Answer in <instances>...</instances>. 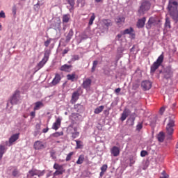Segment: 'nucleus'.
<instances>
[{
	"mask_svg": "<svg viewBox=\"0 0 178 178\" xmlns=\"http://www.w3.org/2000/svg\"><path fill=\"white\" fill-rule=\"evenodd\" d=\"M51 41H52V39H47V41L44 42V46L49 47V44H51Z\"/></svg>",
	"mask_w": 178,
	"mask_h": 178,
	"instance_id": "48",
	"label": "nucleus"
},
{
	"mask_svg": "<svg viewBox=\"0 0 178 178\" xmlns=\"http://www.w3.org/2000/svg\"><path fill=\"white\" fill-rule=\"evenodd\" d=\"M70 119H72V120L74 121V120H79V114L77 113H72L70 116Z\"/></svg>",
	"mask_w": 178,
	"mask_h": 178,
	"instance_id": "36",
	"label": "nucleus"
},
{
	"mask_svg": "<svg viewBox=\"0 0 178 178\" xmlns=\"http://www.w3.org/2000/svg\"><path fill=\"white\" fill-rule=\"evenodd\" d=\"M135 163H136V161L134 159H130V163H129L130 166H133V165H134Z\"/></svg>",
	"mask_w": 178,
	"mask_h": 178,
	"instance_id": "51",
	"label": "nucleus"
},
{
	"mask_svg": "<svg viewBox=\"0 0 178 178\" xmlns=\"http://www.w3.org/2000/svg\"><path fill=\"white\" fill-rule=\"evenodd\" d=\"M31 116H32V118H34V116H35V112L34 111L31 112Z\"/></svg>",
	"mask_w": 178,
	"mask_h": 178,
	"instance_id": "59",
	"label": "nucleus"
},
{
	"mask_svg": "<svg viewBox=\"0 0 178 178\" xmlns=\"http://www.w3.org/2000/svg\"><path fill=\"white\" fill-rule=\"evenodd\" d=\"M6 145H8V141H6L3 144L0 145V159H2L3 154H5L8 149V148H6Z\"/></svg>",
	"mask_w": 178,
	"mask_h": 178,
	"instance_id": "10",
	"label": "nucleus"
},
{
	"mask_svg": "<svg viewBox=\"0 0 178 178\" xmlns=\"http://www.w3.org/2000/svg\"><path fill=\"white\" fill-rule=\"evenodd\" d=\"M73 37V29H70L67 37H66V42H69L70 40H72V38Z\"/></svg>",
	"mask_w": 178,
	"mask_h": 178,
	"instance_id": "27",
	"label": "nucleus"
},
{
	"mask_svg": "<svg viewBox=\"0 0 178 178\" xmlns=\"http://www.w3.org/2000/svg\"><path fill=\"white\" fill-rule=\"evenodd\" d=\"M47 62H48L47 60H44V58H42V60L36 66V68L38 69V70H40V69L43 67L44 65H45Z\"/></svg>",
	"mask_w": 178,
	"mask_h": 178,
	"instance_id": "24",
	"label": "nucleus"
},
{
	"mask_svg": "<svg viewBox=\"0 0 178 178\" xmlns=\"http://www.w3.org/2000/svg\"><path fill=\"white\" fill-rule=\"evenodd\" d=\"M48 130H49V129L46 128V129H44L42 130V131H43V133H48Z\"/></svg>",
	"mask_w": 178,
	"mask_h": 178,
	"instance_id": "60",
	"label": "nucleus"
},
{
	"mask_svg": "<svg viewBox=\"0 0 178 178\" xmlns=\"http://www.w3.org/2000/svg\"><path fill=\"white\" fill-rule=\"evenodd\" d=\"M33 148L37 150L44 149L47 148V144L42 141L37 140L33 144Z\"/></svg>",
	"mask_w": 178,
	"mask_h": 178,
	"instance_id": "9",
	"label": "nucleus"
},
{
	"mask_svg": "<svg viewBox=\"0 0 178 178\" xmlns=\"http://www.w3.org/2000/svg\"><path fill=\"white\" fill-rule=\"evenodd\" d=\"M62 124V118H58L56 122L53 124L51 129L53 130H58L60 127V124Z\"/></svg>",
	"mask_w": 178,
	"mask_h": 178,
	"instance_id": "12",
	"label": "nucleus"
},
{
	"mask_svg": "<svg viewBox=\"0 0 178 178\" xmlns=\"http://www.w3.org/2000/svg\"><path fill=\"white\" fill-rule=\"evenodd\" d=\"M172 74L170 72H169L168 74L165 72V79H170V77H171Z\"/></svg>",
	"mask_w": 178,
	"mask_h": 178,
	"instance_id": "52",
	"label": "nucleus"
},
{
	"mask_svg": "<svg viewBox=\"0 0 178 178\" xmlns=\"http://www.w3.org/2000/svg\"><path fill=\"white\" fill-rule=\"evenodd\" d=\"M67 52H69V49H64L63 51V55H66V54H67Z\"/></svg>",
	"mask_w": 178,
	"mask_h": 178,
	"instance_id": "58",
	"label": "nucleus"
},
{
	"mask_svg": "<svg viewBox=\"0 0 178 178\" xmlns=\"http://www.w3.org/2000/svg\"><path fill=\"white\" fill-rule=\"evenodd\" d=\"M122 33L121 34H118V35H117V37H118V38H122Z\"/></svg>",
	"mask_w": 178,
	"mask_h": 178,
	"instance_id": "61",
	"label": "nucleus"
},
{
	"mask_svg": "<svg viewBox=\"0 0 178 178\" xmlns=\"http://www.w3.org/2000/svg\"><path fill=\"white\" fill-rule=\"evenodd\" d=\"M95 20V14L92 13V16L90 17L89 19V26H92V23H94V21Z\"/></svg>",
	"mask_w": 178,
	"mask_h": 178,
	"instance_id": "35",
	"label": "nucleus"
},
{
	"mask_svg": "<svg viewBox=\"0 0 178 178\" xmlns=\"http://www.w3.org/2000/svg\"><path fill=\"white\" fill-rule=\"evenodd\" d=\"M6 17V15H5V12L3 10H1L0 12V18L5 19Z\"/></svg>",
	"mask_w": 178,
	"mask_h": 178,
	"instance_id": "49",
	"label": "nucleus"
},
{
	"mask_svg": "<svg viewBox=\"0 0 178 178\" xmlns=\"http://www.w3.org/2000/svg\"><path fill=\"white\" fill-rule=\"evenodd\" d=\"M60 70L62 72H72V65L65 64L64 65L61 66Z\"/></svg>",
	"mask_w": 178,
	"mask_h": 178,
	"instance_id": "20",
	"label": "nucleus"
},
{
	"mask_svg": "<svg viewBox=\"0 0 178 178\" xmlns=\"http://www.w3.org/2000/svg\"><path fill=\"white\" fill-rule=\"evenodd\" d=\"M12 12H13V16H16V13L17 12V7H16V6H14L12 8Z\"/></svg>",
	"mask_w": 178,
	"mask_h": 178,
	"instance_id": "43",
	"label": "nucleus"
},
{
	"mask_svg": "<svg viewBox=\"0 0 178 178\" xmlns=\"http://www.w3.org/2000/svg\"><path fill=\"white\" fill-rule=\"evenodd\" d=\"M151 9V3L149 1H144L142 3L138 10V14L140 16H143L147 10Z\"/></svg>",
	"mask_w": 178,
	"mask_h": 178,
	"instance_id": "3",
	"label": "nucleus"
},
{
	"mask_svg": "<svg viewBox=\"0 0 178 178\" xmlns=\"http://www.w3.org/2000/svg\"><path fill=\"white\" fill-rule=\"evenodd\" d=\"M67 131L72 134L73 138H77L80 136V132L77 131V127H74L73 124L67 127Z\"/></svg>",
	"mask_w": 178,
	"mask_h": 178,
	"instance_id": "6",
	"label": "nucleus"
},
{
	"mask_svg": "<svg viewBox=\"0 0 178 178\" xmlns=\"http://www.w3.org/2000/svg\"><path fill=\"white\" fill-rule=\"evenodd\" d=\"M63 170H57L55 172H54V176H58L59 175H63Z\"/></svg>",
	"mask_w": 178,
	"mask_h": 178,
	"instance_id": "42",
	"label": "nucleus"
},
{
	"mask_svg": "<svg viewBox=\"0 0 178 178\" xmlns=\"http://www.w3.org/2000/svg\"><path fill=\"white\" fill-rule=\"evenodd\" d=\"M73 155H74V152H70L67 155V157L65 159L66 162H69V161H70L72 159V156H73Z\"/></svg>",
	"mask_w": 178,
	"mask_h": 178,
	"instance_id": "37",
	"label": "nucleus"
},
{
	"mask_svg": "<svg viewBox=\"0 0 178 178\" xmlns=\"http://www.w3.org/2000/svg\"><path fill=\"white\" fill-rule=\"evenodd\" d=\"M143 129V122H138L136 125V130L137 131H140Z\"/></svg>",
	"mask_w": 178,
	"mask_h": 178,
	"instance_id": "41",
	"label": "nucleus"
},
{
	"mask_svg": "<svg viewBox=\"0 0 178 178\" xmlns=\"http://www.w3.org/2000/svg\"><path fill=\"white\" fill-rule=\"evenodd\" d=\"M104 106H98L95 109L94 113L98 115V113H101V112L104 111Z\"/></svg>",
	"mask_w": 178,
	"mask_h": 178,
	"instance_id": "30",
	"label": "nucleus"
},
{
	"mask_svg": "<svg viewBox=\"0 0 178 178\" xmlns=\"http://www.w3.org/2000/svg\"><path fill=\"white\" fill-rule=\"evenodd\" d=\"M111 155L113 156H119V154H120V149L119 147L114 146L111 149Z\"/></svg>",
	"mask_w": 178,
	"mask_h": 178,
	"instance_id": "15",
	"label": "nucleus"
},
{
	"mask_svg": "<svg viewBox=\"0 0 178 178\" xmlns=\"http://www.w3.org/2000/svg\"><path fill=\"white\" fill-rule=\"evenodd\" d=\"M152 26H161V19L159 17L154 16L151 17L147 22V29H151Z\"/></svg>",
	"mask_w": 178,
	"mask_h": 178,
	"instance_id": "4",
	"label": "nucleus"
},
{
	"mask_svg": "<svg viewBox=\"0 0 178 178\" xmlns=\"http://www.w3.org/2000/svg\"><path fill=\"white\" fill-rule=\"evenodd\" d=\"M120 91H121L120 88H117V89L115 90V92L116 94H119V92H120Z\"/></svg>",
	"mask_w": 178,
	"mask_h": 178,
	"instance_id": "56",
	"label": "nucleus"
},
{
	"mask_svg": "<svg viewBox=\"0 0 178 178\" xmlns=\"http://www.w3.org/2000/svg\"><path fill=\"white\" fill-rule=\"evenodd\" d=\"M147 155H148V152L145 150H143L140 152V156L144 157V156H147Z\"/></svg>",
	"mask_w": 178,
	"mask_h": 178,
	"instance_id": "47",
	"label": "nucleus"
},
{
	"mask_svg": "<svg viewBox=\"0 0 178 178\" xmlns=\"http://www.w3.org/2000/svg\"><path fill=\"white\" fill-rule=\"evenodd\" d=\"M77 99H79V92H74L72 93L71 103L74 104Z\"/></svg>",
	"mask_w": 178,
	"mask_h": 178,
	"instance_id": "22",
	"label": "nucleus"
},
{
	"mask_svg": "<svg viewBox=\"0 0 178 178\" xmlns=\"http://www.w3.org/2000/svg\"><path fill=\"white\" fill-rule=\"evenodd\" d=\"M168 177H169V175H168L166 172H165V171H163V172L160 176V178H168Z\"/></svg>",
	"mask_w": 178,
	"mask_h": 178,
	"instance_id": "44",
	"label": "nucleus"
},
{
	"mask_svg": "<svg viewBox=\"0 0 178 178\" xmlns=\"http://www.w3.org/2000/svg\"><path fill=\"white\" fill-rule=\"evenodd\" d=\"M54 169H56V170H63V166L58 163H55L54 165Z\"/></svg>",
	"mask_w": 178,
	"mask_h": 178,
	"instance_id": "38",
	"label": "nucleus"
},
{
	"mask_svg": "<svg viewBox=\"0 0 178 178\" xmlns=\"http://www.w3.org/2000/svg\"><path fill=\"white\" fill-rule=\"evenodd\" d=\"M44 173L45 172L44 171L33 169L29 172L28 177H34V176H38V177H41V176H44Z\"/></svg>",
	"mask_w": 178,
	"mask_h": 178,
	"instance_id": "7",
	"label": "nucleus"
},
{
	"mask_svg": "<svg viewBox=\"0 0 178 178\" xmlns=\"http://www.w3.org/2000/svg\"><path fill=\"white\" fill-rule=\"evenodd\" d=\"M91 83L92 81L90 79H86L85 81H83V88H86V90L88 88H90V87H91Z\"/></svg>",
	"mask_w": 178,
	"mask_h": 178,
	"instance_id": "17",
	"label": "nucleus"
},
{
	"mask_svg": "<svg viewBox=\"0 0 178 178\" xmlns=\"http://www.w3.org/2000/svg\"><path fill=\"white\" fill-rule=\"evenodd\" d=\"M63 136V132H56L51 134V137H60Z\"/></svg>",
	"mask_w": 178,
	"mask_h": 178,
	"instance_id": "39",
	"label": "nucleus"
},
{
	"mask_svg": "<svg viewBox=\"0 0 178 178\" xmlns=\"http://www.w3.org/2000/svg\"><path fill=\"white\" fill-rule=\"evenodd\" d=\"M133 31V28H129L122 31L121 34H122V35H125V34H131Z\"/></svg>",
	"mask_w": 178,
	"mask_h": 178,
	"instance_id": "28",
	"label": "nucleus"
},
{
	"mask_svg": "<svg viewBox=\"0 0 178 178\" xmlns=\"http://www.w3.org/2000/svg\"><path fill=\"white\" fill-rule=\"evenodd\" d=\"M145 17H143L142 19H138V23H137V27L138 29H141L144 27V25L145 24Z\"/></svg>",
	"mask_w": 178,
	"mask_h": 178,
	"instance_id": "21",
	"label": "nucleus"
},
{
	"mask_svg": "<svg viewBox=\"0 0 178 178\" xmlns=\"http://www.w3.org/2000/svg\"><path fill=\"white\" fill-rule=\"evenodd\" d=\"M69 20H70V15H65L63 16V23H69Z\"/></svg>",
	"mask_w": 178,
	"mask_h": 178,
	"instance_id": "31",
	"label": "nucleus"
},
{
	"mask_svg": "<svg viewBox=\"0 0 178 178\" xmlns=\"http://www.w3.org/2000/svg\"><path fill=\"white\" fill-rule=\"evenodd\" d=\"M106 169H108V165L106 164L103 165L101 168L102 172H106Z\"/></svg>",
	"mask_w": 178,
	"mask_h": 178,
	"instance_id": "45",
	"label": "nucleus"
},
{
	"mask_svg": "<svg viewBox=\"0 0 178 178\" xmlns=\"http://www.w3.org/2000/svg\"><path fill=\"white\" fill-rule=\"evenodd\" d=\"M126 18L123 16L117 17L115 19V22L117 23L118 26H123L124 24V22Z\"/></svg>",
	"mask_w": 178,
	"mask_h": 178,
	"instance_id": "16",
	"label": "nucleus"
},
{
	"mask_svg": "<svg viewBox=\"0 0 178 178\" xmlns=\"http://www.w3.org/2000/svg\"><path fill=\"white\" fill-rule=\"evenodd\" d=\"M49 55H51V49H45L43 58L44 60H48L49 59Z\"/></svg>",
	"mask_w": 178,
	"mask_h": 178,
	"instance_id": "23",
	"label": "nucleus"
},
{
	"mask_svg": "<svg viewBox=\"0 0 178 178\" xmlns=\"http://www.w3.org/2000/svg\"><path fill=\"white\" fill-rule=\"evenodd\" d=\"M19 134H13L10 138H9V144L10 145H12L15 141L17 140H19Z\"/></svg>",
	"mask_w": 178,
	"mask_h": 178,
	"instance_id": "18",
	"label": "nucleus"
},
{
	"mask_svg": "<svg viewBox=\"0 0 178 178\" xmlns=\"http://www.w3.org/2000/svg\"><path fill=\"white\" fill-rule=\"evenodd\" d=\"M44 106V103L42 102H37L34 104V111H40L41 108H43Z\"/></svg>",
	"mask_w": 178,
	"mask_h": 178,
	"instance_id": "19",
	"label": "nucleus"
},
{
	"mask_svg": "<svg viewBox=\"0 0 178 178\" xmlns=\"http://www.w3.org/2000/svg\"><path fill=\"white\" fill-rule=\"evenodd\" d=\"M102 26L106 30H108L109 27H111V26H112V21L111 19H103L102 21Z\"/></svg>",
	"mask_w": 178,
	"mask_h": 178,
	"instance_id": "11",
	"label": "nucleus"
},
{
	"mask_svg": "<svg viewBox=\"0 0 178 178\" xmlns=\"http://www.w3.org/2000/svg\"><path fill=\"white\" fill-rule=\"evenodd\" d=\"M141 87L145 91H147V90H149L152 87V83L149 81H143L141 83Z\"/></svg>",
	"mask_w": 178,
	"mask_h": 178,
	"instance_id": "13",
	"label": "nucleus"
},
{
	"mask_svg": "<svg viewBox=\"0 0 178 178\" xmlns=\"http://www.w3.org/2000/svg\"><path fill=\"white\" fill-rule=\"evenodd\" d=\"M165 112V107H161L160 109V113L162 115Z\"/></svg>",
	"mask_w": 178,
	"mask_h": 178,
	"instance_id": "55",
	"label": "nucleus"
},
{
	"mask_svg": "<svg viewBox=\"0 0 178 178\" xmlns=\"http://www.w3.org/2000/svg\"><path fill=\"white\" fill-rule=\"evenodd\" d=\"M104 173H105V172L102 171V172H100V176H104Z\"/></svg>",
	"mask_w": 178,
	"mask_h": 178,
	"instance_id": "63",
	"label": "nucleus"
},
{
	"mask_svg": "<svg viewBox=\"0 0 178 178\" xmlns=\"http://www.w3.org/2000/svg\"><path fill=\"white\" fill-rule=\"evenodd\" d=\"M98 63H99L98 60L93 61L92 67L91 69L92 73H94V72H95V70L97 69V66H98Z\"/></svg>",
	"mask_w": 178,
	"mask_h": 178,
	"instance_id": "33",
	"label": "nucleus"
},
{
	"mask_svg": "<svg viewBox=\"0 0 178 178\" xmlns=\"http://www.w3.org/2000/svg\"><path fill=\"white\" fill-rule=\"evenodd\" d=\"M157 138L160 143H163V140H165V134L163 132H160L158 134Z\"/></svg>",
	"mask_w": 178,
	"mask_h": 178,
	"instance_id": "26",
	"label": "nucleus"
},
{
	"mask_svg": "<svg viewBox=\"0 0 178 178\" xmlns=\"http://www.w3.org/2000/svg\"><path fill=\"white\" fill-rule=\"evenodd\" d=\"M177 6H178L177 1H176L175 0L169 1L168 10V12H169L171 17H172V19H173V20H175V22H178Z\"/></svg>",
	"mask_w": 178,
	"mask_h": 178,
	"instance_id": "1",
	"label": "nucleus"
},
{
	"mask_svg": "<svg viewBox=\"0 0 178 178\" xmlns=\"http://www.w3.org/2000/svg\"><path fill=\"white\" fill-rule=\"evenodd\" d=\"M131 124H134V119H132V123Z\"/></svg>",
	"mask_w": 178,
	"mask_h": 178,
	"instance_id": "64",
	"label": "nucleus"
},
{
	"mask_svg": "<svg viewBox=\"0 0 178 178\" xmlns=\"http://www.w3.org/2000/svg\"><path fill=\"white\" fill-rule=\"evenodd\" d=\"M67 2L69 5H70L71 8H70V10H72L73 8H74V0H67Z\"/></svg>",
	"mask_w": 178,
	"mask_h": 178,
	"instance_id": "40",
	"label": "nucleus"
},
{
	"mask_svg": "<svg viewBox=\"0 0 178 178\" xmlns=\"http://www.w3.org/2000/svg\"><path fill=\"white\" fill-rule=\"evenodd\" d=\"M81 3V6L84 5V0H78V5H80Z\"/></svg>",
	"mask_w": 178,
	"mask_h": 178,
	"instance_id": "53",
	"label": "nucleus"
},
{
	"mask_svg": "<svg viewBox=\"0 0 178 178\" xmlns=\"http://www.w3.org/2000/svg\"><path fill=\"white\" fill-rule=\"evenodd\" d=\"M84 162V155H80L78 160L76 161L77 165H81Z\"/></svg>",
	"mask_w": 178,
	"mask_h": 178,
	"instance_id": "32",
	"label": "nucleus"
},
{
	"mask_svg": "<svg viewBox=\"0 0 178 178\" xmlns=\"http://www.w3.org/2000/svg\"><path fill=\"white\" fill-rule=\"evenodd\" d=\"M60 80H62V77L60 76V74H56L55 77L52 80L51 85V86H57V84H59L60 83Z\"/></svg>",
	"mask_w": 178,
	"mask_h": 178,
	"instance_id": "14",
	"label": "nucleus"
},
{
	"mask_svg": "<svg viewBox=\"0 0 178 178\" xmlns=\"http://www.w3.org/2000/svg\"><path fill=\"white\" fill-rule=\"evenodd\" d=\"M19 101H20V92L16 90L10 99V103L12 105H16Z\"/></svg>",
	"mask_w": 178,
	"mask_h": 178,
	"instance_id": "8",
	"label": "nucleus"
},
{
	"mask_svg": "<svg viewBox=\"0 0 178 178\" xmlns=\"http://www.w3.org/2000/svg\"><path fill=\"white\" fill-rule=\"evenodd\" d=\"M67 80H71V81H74V80H76V74L72 73L70 74H67Z\"/></svg>",
	"mask_w": 178,
	"mask_h": 178,
	"instance_id": "29",
	"label": "nucleus"
},
{
	"mask_svg": "<svg viewBox=\"0 0 178 178\" xmlns=\"http://www.w3.org/2000/svg\"><path fill=\"white\" fill-rule=\"evenodd\" d=\"M163 54H161L157 60L153 63V65L151 66V72L152 73L155 72V70L158 69L162 65V62H163Z\"/></svg>",
	"mask_w": 178,
	"mask_h": 178,
	"instance_id": "5",
	"label": "nucleus"
},
{
	"mask_svg": "<svg viewBox=\"0 0 178 178\" xmlns=\"http://www.w3.org/2000/svg\"><path fill=\"white\" fill-rule=\"evenodd\" d=\"M173 127H175V115H171L168 118V123L166 126V137L168 140H172V136H173V132L175 131Z\"/></svg>",
	"mask_w": 178,
	"mask_h": 178,
	"instance_id": "2",
	"label": "nucleus"
},
{
	"mask_svg": "<svg viewBox=\"0 0 178 178\" xmlns=\"http://www.w3.org/2000/svg\"><path fill=\"white\" fill-rule=\"evenodd\" d=\"M165 27L170 29V21L168 19V18H166L165 19Z\"/></svg>",
	"mask_w": 178,
	"mask_h": 178,
	"instance_id": "46",
	"label": "nucleus"
},
{
	"mask_svg": "<svg viewBox=\"0 0 178 178\" xmlns=\"http://www.w3.org/2000/svg\"><path fill=\"white\" fill-rule=\"evenodd\" d=\"M19 174V171H17V170H15L13 172V175L14 176H16L17 175Z\"/></svg>",
	"mask_w": 178,
	"mask_h": 178,
	"instance_id": "54",
	"label": "nucleus"
},
{
	"mask_svg": "<svg viewBox=\"0 0 178 178\" xmlns=\"http://www.w3.org/2000/svg\"><path fill=\"white\" fill-rule=\"evenodd\" d=\"M80 59V57L79 56H74L72 58V62H74L75 60H79Z\"/></svg>",
	"mask_w": 178,
	"mask_h": 178,
	"instance_id": "50",
	"label": "nucleus"
},
{
	"mask_svg": "<svg viewBox=\"0 0 178 178\" xmlns=\"http://www.w3.org/2000/svg\"><path fill=\"white\" fill-rule=\"evenodd\" d=\"M95 1L98 3L99 2H102V0H95Z\"/></svg>",
	"mask_w": 178,
	"mask_h": 178,
	"instance_id": "62",
	"label": "nucleus"
},
{
	"mask_svg": "<svg viewBox=\"0 0 178 178\" xmlns=\"http://www.w3.org/2000/svg\"><path fill=\"white\" fill-rule=\"evenodd\" d=\"M34 6H35V9L39 10L40 9V3H38Z\"/></svg>",
	"mask_w": 178,
	"mask_h": 178,
	"instance_id": "57",
	"label": "nucleus"
},
{
	"mask_svg": "<svg viewBox=\"0 0 178 178\" xmlns=\"http://www.w3.org/2000/svg\"><path fill=\"white\" fill-rule=\"evenodd\" d=\"M127 116H129V111L124 110L121 116L122 122H124V120H126V118H127Z\"/></svg>",
	"mask_w": 178,
	"mask_h": 178,
	"instance_id": "25",
	"label": "nucleus"
},
{
	"mask_svg": "<svg viewBox=\"0 0 178 178\" xmlns=\"http://www.w3.org/2000/svg\"><path fill=\"white\" fill-rule=\"evenodd\" d=\"M76 143V149H80L81 148H83V142L80 141V140H75Z\"/></svg>",
	"mask_w": 178,
	"mask_h": 178,
	"instance_id": "34",
	"label": "nucleus"
}]
</instances>
